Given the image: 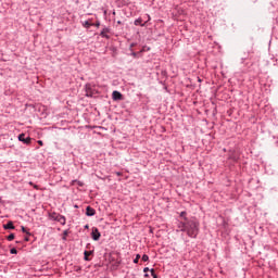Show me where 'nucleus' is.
Returning <instances> with one entry per match:
<instances>
[{
	"label": "nucleus",
	"mask_w": 278,
	"mask_h": 278,
	"mask_svg": "<svg viewBox=\"0 0 278 278\" xmlns=\"http://www.w3.org/2000/svg\"><path fill=\"white\" fill-rule=\"evenodd\" d=\"M198 81H201V78L198 77Z\"/></svg>",
	"instance_id": "37"
},
{
	"label": "nucleus",
	"mask_w": 278,
	"mask_h": 278,
	"mask_svg": "<svg viewBox=\"0 0 278 278\" xmlns=\"http://www.w3.org/2000/svg\"><path fill=\"white\" fill-rule=\"evenodd\" d=\"M143 277H144V278H149V274H144Z\"/></svg>",
	"instance_id": "32"
},
{
	"label": "nucleus",
	"mask_w": 278,
	"mask_h": 278,
	"mask_svg": "<svg viewBox=\"0 0 278 278\" xmlns=\"http://www.w3.org/2000/svg\"><path fill=\"white\" fill-rule=\"evenodd\" d=\"M3 229L8 230V229H16V227L14 226V223L12 220L8 222L7 224L3 225Z\"/></svg>",
	"instance_id": "10"
},
{
	"label": "nucleus",
	"mask_w": 278,
	"mask_h": 278,
	"mask_svg": "<svg viewBox=\"0 0 278 278\" xmlns=\"http://www.w3.org/2000/svg\"><path fill=\"white\" fill-rule=\"evenodd\" d=\"M141 260H142V262H149V255L143 254Z\"/></svg>",
	"instance_id": "22"
},
{
	"label": "nucleus",
	"mask_w": 278,
	"mask_h": 278,
	"mask_svg": "<svg viewBox=\"0 0 278 278\" xmlns=\"http://www.w3.org/2000/svg\"><path fill=\"white\" fill-rule=\"evenodd\" d=\"M85 228H86V229H88V225H87V226H85Z\"/></svg>",
	"instance_id": "39"
},
{
	"label": "nucleus",
	"mask_w": 278,
	"mask_h": 278,
	"mask_svg": "<svg viewBox=\"0 0 278 278\" xmlns=\"http://www.w3.org/2000/svg\"><path fill=\"white\" fill-rule=\"evenodd\" d=\"M161 75H163V77H166V75H167L166 71H162Z\"/></svg>",
	"instance_id": "28"
},
{
	"label": "nucleus",
	"mask_w": 278,
	"mask_h": 278,
	"mask_svg": "<svg viewBox=\"0 0 278 278\" xmlns=\"http://www.w3.org/2000/svg\"><path fill=\"white\" fill-rule=\"evenodd\" d=\"M228 160H232V162H237L238 156H236V154H231V155L228 156Z\"/></svg>",
	"instance_id": "16"
},
{
	"label": "nucleus",
	"mask_w": 278,
	"mask_h": 278,
	"mask_svg": "<svg viewBox=\"0 0 278 278\" xmlns=\"http://www.w3.org/2000/svg\"><path fill=\"white\" fill-rule=\"evenodd\" d=\"M179 231L187 233L189 238L195 239L199 236V220L191 218L187 222H178L177 225Z\"/></svg>",
	"instance_id": "1"
},
{
	"label": "nucleus",
	"mask_w": 278,
	"mask_h": 278,
	"mask_svg": "<svg viewBox=\"0 0 278 278\" xmlns=\"http://www.w3.org/2000/svg\"><path fill=\"white\" fill-rule=\"evenodd\" d=\"M113 101H123V93L121 91H113L112 93Z\"/></svg>",
	"instance_id": "6"
},
{
	"label": "nucleus",
	"mask_w": 278,
	"mask_h": 278,
	"mask_svg": "<svg viewBox=\"0 0 278 278\" xmlns=\"http://www.w3.org/2000/svg\"><path fill=\"white\" fill-rule=\"evenodd\" d=\"M97 214V211L92 206L86 207V216H94Z\"/></svg>",
	"instance_id": "7"
},
{
	"label": "nucleus",
	"mask_w": 278,
	"mask_h": 278,
	"mask_svg": "<svg viewBox=\"0 0 278 278\" xmlns=\"http://www.w3.org/2000/svg\"><path fill=\"white\" fill-rule=\"evenodd\" d=\"M87 21H89V23H92V18H89V20H87Z\"/></svg>",
	"instance_id": "34"
},
{
	"label": "nucleus",
	"mask_w": 278,
	"mask_h": 278,
	"mask_svg": "<svg viewBox=\"0 0 278 278\" xmlns=\"http://www.w3.org/2000/svg\"><path fill=\"white\" fill-rule=\"evenodd\" d=\"M92 253H94V251H88V250L84 251V260H85V262H90V255H92Z\"/></svg>",
	"instance_id": "8"
},
{
	"label": "nucleus",
	"mask_w": 278,
	"mask_h": 278,
	"mask_svg": "<svg viewBox=\"0 0 278 278\" xmlns=\"http://www.w3.org/2000/svg\"><path fill=\"white\" fill-rule=\"evenodd\" d=\"M149 270H151V269H149V267L143 268V273H146V274L149 273Z\"/></svg>",
	"instance_id": "29"
},
{
	"label": "nucleus",
	"mask_w": 278,
	"mask_h": 278,
	"mask_svg": "<svg viewBox=\"0 0 278 278\" xmlns=\"http://www.w3.org/2000/svg\"><path fill=\"white\" fill-rule=\"evenodd\" d=\"M130 55H131L132 58H137V56H138V53H137V52H131Z\"/></svg>",
	"instance_id": "25"
},
{
	"label": "nucleus",
	"mask_w": 278,
	"mask_h": 278,
	"mask_svg": "<svg viewBox=\"0 0 278 278\" xmlns=\"http://www.w3.org/2000/svg\"><path fill=\"white\" fill-rule=\"evenodd\" d=\"M110 31H112V29H110V27L103 26V28L100 33V37L105 38L106 40H110V36H109Z\"/></svg>",
	"instance_id": "4"
},
{
	"label": "nucleus",
	"mask_w": 278,
	"mask_h": 278,
	"mask_svg": "<svg viewBox=\"0 0 278 278\" xmlns=\"http://www.w3.org/2000/svg\"><path fill=\"white\" fill-rule=\"evenodd\" d=\"M165 90H168V87L165 86Z\"/></svg>",
	"instance_id": "38"
},
{
	"label": "nucleus",
	"mask_w": 278,
	"mask_h": 278,
	"mask_svg": "<svg viewBox=\"0 0 278 278\" xmlns=\"http://www.w3.org/2000/svg\"><path fill=\"white\" fill-rule=\"evenodd\" d=\"M78 186H80V187H81V186H84V182H81V181H78Z\"/></svg>",
	"instance_id": "31"
},
{
	"label": "nucleus",
	"mask_w": 278,
	"mask_h": 278,
	"mask_svg": "<svg viewBox=\"0 0 278 278\" xmlns=\"http://www.w3.org/2000/svg\"><path fill=\"white\" fill-rule=\"evenodd\" d=\"M51 220H55L56 223H60V225H66V217L59 213H52L50 215Z\"/></svg>",
	"instance_id": "2"
},
{
	"label": "nucleus",
	"mask_w": 278,
	"mask_h": 278,
	"mask_svg": "<svg viewBox=\"0 0 278 278\" xmlns=\"http://www.w3.org/2000/svg\"><path fill=\"white\" fill-rule=\"evenodd\" d=\"M91 238L92 240H94V242H98V240H101V232L99 231V228H92Z\"/></svg>",
	"instance_id": "5"
},
{
	"label": "nucleus",
	"mask_w": 278,
	"mask_h": 278,
	"mask_svg": "<svg viewBox=\"0 0 278 278\" xmlns=\"http://www.w3.org/2000/svg\"><path fill=\"white\" fill-rule=\"evenodd\" d=\"M71 233V230L66 229L63 231V237L62 240L66 241L67 240V236Z\"/></svg>",
	"instance_id": "14"
},
{
	"label": "nucleus",
	"mask_w": 278,
	"mask_h": 278,
	"mask_svg": "<svg viewBox=\"0 0 278 278\" xmlns=\"http://www.w3.org/2000/svg\"><path fill=\"white\" fill-rule=\"evenodd\" d=\"M134 25H136V27H138V26L146 27L147 23H142V17H139V18L135 20Z\"/></svg>",
	"instance_id": "9"
},
{
	"label": "nucleus",
	"mask_w": 278,
	"mask_h": 278,
	"mask_svg": "<svg viewBox=\"0 0 278 278\" xmlns=\"http://www.w3.org/2000/svg\"><path fill=\"white\" fill-rule=\"evenodd\" d=\"M146 17H147V22L146 23H149V21H151V15L146 14Z\"/></svg>",
	"instance_id": "24"
},
{
	"label": "nucleus",
	"mask_w": 278,
	"mask_h": 278,
	"mask_svg": "<svg viewBox=\"0 0 278 278\" xmlns=\"http://www.w3.org/2000/svg\"><path fill=\"white\" fill-rule=\"evenodd\" d=\"M21 229L23 233H26V236H31V232H29L25 226H22Z\"/></svg>",
	"instance_id": "15"
},
{
	"label": "nucleus",
	"mask_w": 278,
	"mask_h": 278,
	"mask_svg": "<svg viewBox=\"0 0 278 278\" xmlns=\"http://www.w3.org/2000/svg\"><path fill=\"white\" fill-rule=\"evenodd\" d=\"M116 175H117V177H121V172H117Z\"/></svg>",
	"instance_id": "33"
},
{
	"label": "nucleus",
	"mask_w": 278,
	"mask_h": 278,
	"mask_svg": "<svg viewBox=\"0 0 278 278\" xmlns=\"http://www.w3.org/2000/svg\"><path fill=\"white\" fill-rule=\"evenodd\" d=\"M117 25H123V22L122 21H117Z\"/></svg>",
	"instance_id": "30"
},
{
	"label": "nucleus",
	"mask_w": 278,
	"mask_h": 278,
	"mask_svg": "<svg viewBox=\"0 0 278 278\" xmlns=\"http://www.w3.org/2000/svg\"><path fill=\"white\" fill-rule=\"evenodd\" d=\"M150 273H151V277H153V278H160V277L157 276V274H155V269L151 268V269H150Z\"/></svg>",
	"instance_id": "18"
},
{
	"label": "nucleus",
	"mask_w": 278,
	"mask_h": 278,
	"mask_svg": "<svg viewBox=\"0 0 278 278\" xmlns=\"http://www.w3.org/2000/svg\"><path fill=\"white\" fill-rule=\"evenodd\" d=\"M85 97H89L91 98L92 97V88H90V86L86 85L85 86Z\"/></svg>",
	"instance_id": "11"
},
{
	"label": "nucleus",
	"mask_w": 278,
	"mask_h": 278,
	"mask_svg": "<svg viewBox=\"0 0 278 278\" xmlns=\"http://www.w3.org/2000/svg\"><path fill=\"white\" fill-rule=\"evenodd\" d=\"M91 27H101V22L97 21L96 23H91Z\"/></svg>",
	"instance_id": "19"
},
{
	"label": "nucleus",
	"mask_w": 278,
	"mask_h": 278,
	"mask_svg": "<svg viewBox=\"0 0 278 278\" xmlns=\"http://www.w3.org/2000/svg\"><path fill=\"white\" fill-rule=\"evenodd\" d=\"M81 25L85 29H90V27H92V23H90V21L81 22Z\"/></svg>",
	"instance_id": "12"
},
{
	"label": "nucleus",
	"mask_w": 278,
	"mask_h": 278,
	"mask_svg": "<svg viewBox=\"0 0 278 278\" xmlns=\"http://www.w3.org/2000/svg\"><path fill=\"white\" fill-rule=\"evenodd\" d=\"M10 253H11V255H16L18 253V250H16V248H12L10 250Z\"/></svg>",
	"instance_id": "20"
},
{
	"label": "nucleus",
	"mask_w": 278,
	"mask_h": 278,
	"mask_svg": "<svg viewBox=\"0 0 278 278\" xmlns=\"http://www.w3.org/2000/svg\"><path fill=\"white\" fill-rule=\"evenodd\" d=\"M37 143L39 144V147H43V144H45V143L42 142V140H38Z\"/></svg>",
	"instance_id": "26"
},
{
	"label": "nucleus",
	"mask_w": 278,
	"mask_h": 278,
	"mask_svg": "<svg viewBox=\"0 0 278 278\" xmlns=\"http://www.w3.org/2000/svg\"><path fill=\"white\" fill-rule=\"evenodd\" d=\"M14 238H15V235H14V233H10V235L7 237V240H8L9 242H12V240H14Z\"/></svg>",
	"instance_id": "17"
},
{
	"label": "nucleus",
	"mask_w": 278,
	"mask_h": 278,
	"mask_svg": "<svg viewBox=\"0 0 278 278\" xmlns=\"http://www.w3.org/2000/svg\"><path fill=\"white\" fill-rule=\"evenodd\" d=\"M160 84H162V86H164V81H160Z\"/></svg>",
	"instance_id": "36"
},
{
	"label": "nucleus",
	"mask_w": 278,
	"mask_h": 278,
	"mask_svg": "<svg viewBox=\"0 0 278 278\" xmlns=\"http://www.w3.org/2000/svg\"><path fill=\"white\" fill-rule=\"evenodd\" d=\"M29 186H33L35 190H39L38 185H34V182H29Z\"/></svg>",
	"instance_id": "23"
},
{
	"label": "nucleus",
	"mask_w": 278,
	"mask_h": 278,
	"mask_svg": "<svg viewBox=\"0 0 278 278\" xmlns=\"http://www.w3.org/2000/svg\"><path fill=\"white\" fill-rule=\"evenodd\" d=\"M113 15H114V16L116 15V11H113Z\"/></svg>",
	"instance_id": "35"
},
{
	"label": "nucleus",
	"mask_w": 278,
	"mask_h": 278,
	"mask_svg": "<svg viewBox=\"0 0 278 278\" xmlns=\"http://www.w3.org/2000/svg\"><path fill=\"white\" fill-rule=\"evenodd\" d=\"M24 240H25V242H29V236L26 235V236L24 237Z\"/></svg>",
	"instance_id": "27"
},
{
	"label": "nucleus",
	"mask_w": 278,
	"mask_h": 278,
	"mask_svg": "<svg viewBox=\"0 0 278 278\" xmlns=\"http://www.w3.org/2000/svg\"><path fill=\"white\" fill-rule=\"evenodd\" d=\"M140 254H137L136 257L134 258V264H138V262H140Z\"/></svg>",
	"instance_id": "21"
},
{
	"label": "nucleus",
	"mask_w": 278,
	"mask_h": 278,
	"mask_svg": "<svg viewBox=\"0 0 278 278\" xmlns=\"http://www.w3.org/2000/svg\"><path fill=\"white\" fill-rule=\"evenodd\" d=\"M180 218H184V220H185V223H187V220H190V219H188V213L186 212V211H182V212H180Z\"/></svg>",
	"instance_id": "13"
},
{
	"label": "nucleus",
	"mask_w": 278,
	"mask_h": 278,
	"mask_svg": "<svg viewBox=\"0 0 278 278\" xmlns=\"http://www.w3.org/2000/svg\"><path fill=\"white\" fill-rule=\"evenodd\" d=\"M17 140L20 142H23V144H31V137H25V134L23 132L18 135Z\"/></svg>",
	"instance_id": "3"
}]
</instances>
